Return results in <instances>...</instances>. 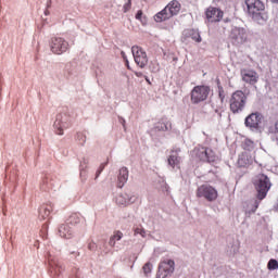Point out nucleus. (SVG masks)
I'll use <instances>...</instances> for the list:
<instances>
[{"instance_id":"11","label":"nucleus","mask_w":278,"mask_h":278,"mask_svg":"<svg viewBox=\"0 0 278 278\" xmlns=\"http://www.w3.org/2000/svg\"><path fill=\"white\" fill-rule=\"evenodd\" d=\"M131 51L137 66H139V68H144V66L149 64V58L147 56V52L138 46H134L131 48Z\"/></svg>"},{"instance_id":"38","label":"nucleus","mask_w":278,"mask_h":278,"mask_svg":"<svg viewBox=\"0 0 278 278\" xmlns=\"http://www.w3.org/2000/svg\"><path fill=\"white\" fill-rule=\"evenodd\" d=\"M47 7H48V8H51V0L48 1Z\"/></svg>"},{"instance_id":"18","label":"nucleus","mask_w":278,"mask_h":278,"mask_svg":"<svg viewBox=\"0 0 278 278\" xmlns=\"http://www.w3.org/2000/svg\"><path fill=\"white\" fill-rule=\"evenodd\" d=\"M237 164L239 168H247L253 164V160L249 154L247 153H241L238 157Z\"/></svg>"},{"instance_id":"7","label":"nucleus","mask_w":278,"mask_h":278,"mask_svg":"<svg viewBox=\"0 0 278 278\" xmlns=\"http://www.w3.org/2000/svg\"><path fill=\"white\" fill-rule=\"evenodd\" d=\"M249 40V34L247 29L235 27L231 29L229 34V41L235 47H240V45H244Z\"/></svg>"},{"instance_id":"40","label":"nucleus","mask_w":278,"mask_h":278,"mask_svg":"<svg viewBox=\"0 0 278 278\" xmlns=\"http://www.w3.org/2000/svg\"><path fill=\"white\" fill-rule=\"evenodd\" d=\"M271 3H278V0H270Z\"/></svg>"},{"instance_id":"23","label":"nucleus","mask_w":278,"mask_h":278,"mask_svg":"<svg viewBox=\"0 0 278 278\" xmlns=\"http://www.w3.org/2000/svg\"><path fill=\"white\" fill-rule=\"evenodd\" d=\"M127 179H129V169H127V167H122L119 169L117 187L123 188V186L127 184Z\"/></svg>"},{"instance_id":"42","label":"nucleus","mask_w":278,"mask_h":278,"mask_svg":"<svg viewBox=\"0 0 278 278\" xmlns=\"http://www.w3.org/2000/svg\"><path fill=\"white\" fill-rule=\"evenodd\" d=\"M47 14H49V11H48V10L45 11V15H46V16H47Z\"/></svg>"},{"instance_id":"26","label":"nucleus","mask_w":278,"mask_h":278,"mask_svg":"<svg viewBox=\"0 0 278 278\" xmlns=\"http://www.w3.org/2000/svg\"><path fill=\"white\" fill-rule=\"evenodd\" d=\"M244 151H253L255 149V143L250 139H245L242 143Z\"/></svg>"},{"instance_id":"29","label":"nucleus","mask_w":278,"mask_h":278,"mask_svg":"<svg viewBox=\"0 0 278 278\" xmlns=\"http://www.w3.org/2000/svg\"><path fill=\"white\" fill-rule=\"evenodd\" d=\"M157 129L160 131H168V129H173V124L170 122H166L164 126H161V128L157 126Z\"/></svg>"},{"instance_id":"4","label":"nucleus","mask_w":278,"mask_h":278,"mask_svg":"<svg viewBox=\"0 0 278 278\" xmlns=\"http://www.w3.org/2000/svg\"><path fill=\"white\" fill-rule=\"evenodd\" d=\"M211 88L207 85H198L192 88L190 92V101L193 105H199V103H203V101H207V97H210Z\"/></svg>"},{"instance_id":"31","label":"nucleus","mask_w":278,"mask_h":278,"mask_svg":"<svg viewBox=\"0 0 278 278\" xmlns=\"http://www.w3.org/2000/svg\"><path fill=\"white\" fill-rule=\"evenodd\" d=\"M131 10V0H128V3L124 4V12H129Z\"/></svg>"},{"instance_id":"43","label":"nucleus","mask_w":278,"mask_h":278,"mask_svg":"<svg viewBox=\"0 0 278 278\" xmlns=\"http://www.w3.org/2000/svg\"><path fill=\"white\" fill-rule=\"evenodd\" d=\"M219 97L223 99L224 97H223V92H219Z\"/></svg>"},{"instance_id":"9","label":"nucleus","mask_w":278,"mask_h":278,"mask_svg":"<svg viewBox=\"0 0 278 278\" xmlns=\"http://www.w3.org/2000/svg\"><path fill=\"white\" fill-rule=\"evenodd\" d=\"M50 49L55 55H62L68 51V41L62 37H53L50 41Z\"/></svg>"},{"instance_id":"36","label":"nucleus","mask_w":278,"mask_h":278,"mask_svg":"<svg viewBox=\"0 0 278 278\" xmlns=\"http://www.w3.org/2000/svg\"><path fill=\"white\" fill-rule=\"evenodd\" d=\"M101 170H103V166H102V167H100V169L98 170V173H97V177H99V175H101Z\"/></svg>"},{"instance_id":"39","label":"nucleus","mask_w":278,"mask_h":278,"mask_svg":"<svg viewBox=\"0 0 278 278\" xmlns=\"http://www.w3.org/2000/svg\"><path fill=\"white\" fill-rule=\"evenodd\" d=\"M126 66H127V68H129V61L128 60H126Z\"/></svg>"},{"instance_id":"32","label":"nucleus","mask_w":278,"mask_h":278,"mask_svg":"<svg viewBox=\"0 0 278 278\" xmlns=\"http://www.w3.org/2000/svg\"><path fill=\"white\" fill-rule=\"evenodd\" d=\"M135 233H139L140 236H142V238H144V235H146L147 232H146L144 229H142V228H137V229H135Z\"/></svg>"},{"instance_id":"8","label":"nucleus","mask_w":278,"mask_h":278,"mask_svg":"<svg viewBox=\"0 0 278 278\" xmlns=\"http://www.w3.org/2000/svg\"><path fill=\"white\" fill-rule=\"evenodd\" d=\"M73 127V119L67 115H58L54 122V131L56 136H64V129H70Z\"/></svg>"},{"instance_id":"15","label":"nucleus","mask_w":278,"mask_h":278,"mask_svg":"<svg viewBox=\"0 0 278 278\" xmlns=\"http://www.w3.org/2000/svg\"><path fill=\"white\" fill-rule=\"evenodd\" d=\"M179 153H181V149L179 148L170 150L167 162L172 168H179L181 164V156H179Z\"/></svg>"},{"instance_id":"25","label":"nucleus","mask_w":278,"mask_h":278,"mask_svg":"<svg viewBox=\"0 0 278 278\" xmlns=\"http://www.w3.org/2000/svg\"><path fill=\"white\" fill-rule=\"evenodd\" d=\"M118 240H123V232L121 230H115L109 240V244L111 247H116Z\"/></svg>"},{"instance_id":"12","label":"nucleus","mask_w":278,"mask_h":278,"mask_svg":"<svg viewBox=\"0 0 278 278\" xmlns=\"http://www.w3.org/2000/svg\"><path fill=\"white\" fill-rule=\"evenodd\" d=\"M224 14L223 10L214 7H208L205 11V16L208 23H220Z\"/></svg>"},{"instance_id":"37","label":"nucleus","mask_w":278,"mask_h":278,"mask_svg":"<svg viewBox=\"0 0 278 278\" xmlns=\"http://www.w3.org/2000/svg\"><path fill=\"white\" fill-rule=\"evenodd\" d=\"M260 207V202L255 201V210Z\"/></svg>"},{"instance_id":"6","label":"nucleus","mask_w":278,"mask_h":278,"mask_svg":"<svg viewBox=\"0 0 278 278\" xmlns=\"http://www.w3.org/2000/svg\"><path fill=\"white\" fill-rule=\"evenodd\" d=\"M195 197H198V199H205V201L212 202L218 199V191L210 185H202L198 187Z\"/></svg>"},{"instance_id":"44","label":"nucleus","mask_w":278,"mask_h":278,"mask_svg":"<svg viewBox=\"0 0 278 278\" xmlns=\"http://www.w3.org/2000/svg\"><path fill=\"white\" fill-rule=\"evenodd\" d=\"M146 80L148 81V84H151V81L149 80V78H146Z\"/></svg>"},{"instance_id":"14","label":"nucleus","mask_w":278,"mask_h":278,"mask_svg":"<svg viewBox=\"0 0 278 278\" xmlns=\"http://www.w3.org/2000/svg\"><path fill=\"white\" fill-rule=\"evenodd\" d=\"M262 114L260 113H251L245 118V127H249L250 129H257L260 125H262Z\"/></svg>"},{"instance_id":"33","label":"nucleus","mask_w":278,"mask_h":278,"mask_svg":"<svg viewBox=\"0 0 278 278\" xmlns=\"http://www.w3.org/2000/svg\"><path fill=\"white\" fill-rule=\"evenodd\" d=\"M88 249H89V251H94V249H97V243H94V242H89V244H88Z\"/></svg>"},{"instance_id":"34","label":"nucleus","mask_w":278,"mask_h":278,"mask_svg":"<svg viewBox=\"0 0 278 278\" xmlns=\"http://www.w3.org/2000/svg\"><path fill=\"white\" fill-rule=\"evenodd\" d=\"M136 18L137 21H140V18H142V10H139L136 14Z\"/></svg>"},{"instance_id":"17","label":"nucleus","mask_w":278,"mask_h":278,"mask_svg":"<svg viewBox=\"0 0 278 278\" xmlns=\"http://www.w3.org/2000/svg\"><path fill=\"white\" fill-rule=\"evenodd\" d=\"M49 273L51 277H60L62 275V266L53 258H49Z\"/></svg>"},{"instance_id":"22","label":"nucleus","mask_w":278,"mask_h":278,"mask_svg":"<svg viewBox=\"0 0 278 278\" xmlns=\"http://www.w3.org/2000/svg\"><path fill=\"white\" fill-rule=\"evenodd\" d=\"M116 204L117 205H131L134 201H136L135 197H129V194L124 193L116 197Z\"/></svg>"},{"instance_id":"10","label":"nucleus","mask_w":278,"mask_h":278,"mask_svg":"<svg viewBox=\"0 0 278 278\" xmlns=\"http://www.w3.org/2000/svg\"><path fill=\"white\" fill-rule=\"evenodd\" d=\"M173 273H175V261L165 260V261H162L159 265L156 278L170 277V275H173Z\"/></svg>"},{"instance_id":"35","label":"nucleus","mask_w":278,"mask_h":278,"mask_svg":"<svg viewBox=\"0 0 278 278\" xmlns=\"http://www.w3.org/2000/svg\"><path fill=\"white\" fill-rule=\"evenodd\" d=\"M136 77H142V72H135Z\"/></svg>"},{"instance_id":"28","label":"nucleus","mask_w":278,"mask_h":278,"mask_svg":"<svg viewBox=\"0 0 278 278\" xmlns=\"http://www.w3.org/2000/svg\"><path fill=\"white\" fill-rule=\"evenodd\" d=\"M268 270H277L278 269V262L275 258L269 260L267 264Z\"/></svg>"},{"instance_id":"30","label":"nucleus","mask_w":278,"mask_h":278,"mask_svg":"<svg viewBox=\"0 0 278 278\" xmlns=\"http://www.w3.org/2000/svg\"><path fill=\"white\" fill-rule=\"evenodd\" d=\"M151 270H153V265L151 263H146L143 265L144 275H149V273H151Z\"/></svg>"},{"instance_id":"2","label":"nucleus","mask_w":278,"mask_h":278,"mask_svg":"<svg viewBox=\"0 0 278 278\" xmlns=\"http://www.w3.org/2000/svg\"><path fill=\"white\" fill-rule=\"evenodd\" d=\"M254 187L256 190V199L258 201H264V198L267 197L268 191L273 187V184H270V178L264 174H260L256 177V180L254 182Z\"/></svg>"},{"instance_id":"3","label":"nucleus","mask_w":278,"mask_h":278,"mask_svg":"<svg viewBox=\"0 0 278 278\" xmlns=\"http://www.w3.org/2000/svg\"><path fill=\"white\" fill-rule=\"evenodd\" d=\"M247 105V94L242 90L235 91L229 99V108L232 114H240Z\"/></svg>"},{"instance_id":"20","label":"nucleus","mask_w":278,"mask_h":278,"mask_svg":"<svg viewBox=\"0 0 278 278\" xmlns=\"http://www.w3.org/2000/svg\"><path fill=\"white\" fill-rule=\"evenodd\" d=\"M165 8L172 16H177L181 12V3L177 0H172Z\"/></svg>"},{"instance_id":"16","label":"nucleus","mask_w":278,"mask_h":278,"mask_svg":"<svg viewBox=\"0 0 278 278\" xmlns=\"http://www.w3.org/2000/svg\"><path fill=\"white\" fill-rule=\"evenodd\" d=\"M81 223H86V219L79 213H72L66 219V224L70 227H77V225H81Z\"/></svg>"},{"instance_id":"19","label":"nucleus","mask_w":278,"mask_h":278,"mask_svg":"<svg viewBox=\"0 0 278 278\" xmlns=\"http://www.w3.org/2000/svg\"><path fill=\"white\" fill-rule=\"evenodd\" d=\"M51 212H53V204H43L39 208V217L42 218V220H47V218L51 216Z\"/></svg>"},{"instance_id":"5","label":"nucleus","mask_w":278,"mask_h":278,"mask_svg":"<svg viewBox=\"0 0 278 278\" xmlns=\"http://www.w3.org/2000/svg\"><path fill=\"white\" fill-rule=\"evenodd\" d=\"M191 156L193 160H198L199 162H207L208 164L216 162V153L206 147H195L191 151Z\"/></svg>"},{"instance_id":"24","label":"nucleus","mask_w":278,"mask_h":278,"mask_svg":"<svg viewBox=\"0 0 278 278\" xmlns=\"http://www.w3.org/2000/svg\"><path fill=\"white\" fill-rule=\"evenodd\" d=\"M72 226L68 224H63L59 228V236L61 238H66L67 240L73 237V230L71 229Z\"/></svg>"},{"instance_id":"13","label":"nucleus","mask_w":278,"mask_h":278,"mask_svg":"<svg viewBox=\"0 0 278 278\" xmlns=\"http://www.w3.org/2000/svg\"><path fill=\"white\" fill-rule=\"evenodd\" d=\"M241 77L245 84H250L251 86H255L260 81V75L253 70H241Z\"/></svg>"},{"instance_id":"41","label":"nucleus","mask_w":278,"mask_h":278,"mask_svg":"<svg viewBox=\"0 0 278 278\" xmlns=\"http://www.w3.org/2000/svg\"><path fill=\"white\" fill-rule=\"evenodd\" d=\"M213 1H214V3H219L220 0H213Z\"/></svg>"},{"instance_id":"27","label":"nucleus","mask_w":278,"mask_h":278,"mask_svg":"<svg viewBox=\"0 0 278 278\" xmlns=\"http://www.w3.org/2000/svg\"><path fill=\"white\" fill-rule=\"evenodd\" d=\"M190 37L192 40H194V42H201V34L198 30H191L190 33Z\"/></svg>"},{"instance_id":"1","label":"nucleus","mask_w":278,"mask_h":278,"mask_svg":"<svg viewBox=\"0 0 278 278\" xmlns=\"http://www.w3.org/2000/svg\"><path fill=\"white\" fill-rule=\"evenodd\" d=\"M248 14L257 21V23H266L268 21V13H266V5L262 0H245Z\"/></svg>"},{"instance_id":"21","label":"nucleus","mask_w":278,"mask_h":278,"mask_svg":"<svg viewBox=\"0 0 278 278\" xmlns=\"http://www.w3.org/2000/svg\"><path fill=\"white\" fill-rule=\"evenodd\" d=\"M168 18H173V15L166 7L154 15V21L156 23H164V21H168Z\"/></svg>"}]
</instances>
